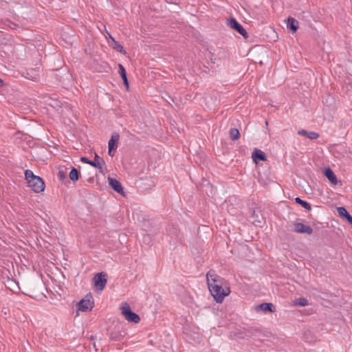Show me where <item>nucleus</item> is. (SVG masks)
<instances>
[{"label":"nucleus","instance_id":"1","mask_svg":"<svg viewBox=\"0 0 352 352\" xmlns=\"http://www.w3.org/2000/svg\"><path fill=\"white\" fill-rule=\"evenodd\" d=\"M25 177L28 186L35 192L40 193L45 190V183L41 177L35 175L30 170L25 171Z\"/></svg>","mask_w":352,"mask_h":352},{"label":"nucleus","instance_id":"2","mask_svg":"<svg viewBox=\"0 0 352 352\" xmlns=\"http://www.w3.org/2000/svg\"><path fill=\"white\" fill-rule=\"evenodd\" d=\"M211 295L213 296L215 301L221 303L223 301L224 298L230 295L231 290L229 285L226 286H215L212 288H208Z\"/></svg>","mask_w":352,"mask_h":352},{"label":"nucleus","instance_id":"3","mask_svg":"<svg viewBox=\"0 0 352 352\" xmlns=\"http://www.w3.org/2000/svg\"><path fill=\"white\" fill-rule=\"evenodd\" d=\"M207 284L208 288L215 286L229 285L227 280L215 273L214 270H210L206 274Z\"/></svg>","mask_w":352,"mask_h":352},{"label":"nucleus","instance_id":"4","mask_svg":"<svg viewBox=\"0 0 352 352\" xmlns=\"http://www.w3.org/2000/svg\"><path fill=\"white\" fill-rule=\"evenodd\" d=\"M122 314L124 316L125 319L133 323H138L140 321V316L133 312L131 309L129 305L127 302H123L120 307Z\"/></svg>","mask_w":352,"mask_h":352},{"label":"nucleus","instance_id":"5","mask_svg":"<svg viewBox=\"0 0 352 352\" xmlns=\"http://www.w3.org/2000/svg\"><path fill=\"white\" fill-rule=\"evenodd\" d=\"M94 305L92 296L88 294L77 304V307L81 311H90L92 310Z\"/></svg>","mask_w":352,"mask_h":352},{"label":"nucleus","instance_id":"6","mask_svg":"<svg viewBox=\"0 0 352 352\" xmlns=\"http://www.w3.org/2000/svg\"><path fill=\"white\" fill-rule=\"evenodd\" d=\"M80 161L84 163L88 164L95 168L100 169V171L101 173H103L102 168H103V166L105 165V162L102 158L99 157L96 153H95V157H94V161L89 160L86 157H82L80 158Z\"/></svg>","mask_w":352,"mask_h":352},{"label":"nucleus","instance_id":"7","mask_svg":"<svg viewBox=\"0 0 352 352\" xmlns=\"http://www.w3.org/2000/svg\"><path fill=\"white\" fill-rule=\"evenodd\" d=\"M228 25L232 28L235 30L238 33H239L241 36H243L245 38H248V34L246 30L243 28V27L237 22V21L234 19L231 18L228 22Z\"/></svg>","mask_w":352,"mask_h":352},{"label":"nucleus","instance_id":"8","mask_svg":"<svg viewBox=\"0 0 352 352\" xmlns=\"http://www.w3.org/2000/svg\"><path fill=\"white\" fill-rule=\"evenodd\" d=\"M93 280L94 285L98 289L102 291L104 289L107 280L106 275L103 272L96 274Z\"/></svg>","mask_w":352,"mask_h":352},{"label":"nucleus","instance_id":"9","mask_svg":"<svg viewBox=\"0 0 352 352\" xmlns=\"http://www.w3.org/2000/svg\"><path fill=\"white\" fill-rule=\"evenodd\" d=\"M22 76L31 80H37L39 78L38 68H30L22 72Z\"/></svg>","mask_w":352,"mask_h":352},{"label":"nucleus","instance_id":"10","mask_svg":"<svg viewBox=\"0 0 352 352\" xmlns=\"http://www.w3.org/2000/svg\"><path fill=\"white\" fill-rule=\"evenodd\" d=\"M294 231L296 233H305L307 234H311L313 233V229L311 226L302 223H294Z\"/></svg>","mask_w":352,"mask_h":352},{"label":"nucleus","instance_id":"11","mask_svg":"<svg viewBox=\"0 0 352 352\" xmlns=\"http://www.w3.org/2000/svg\"><path fill=\"white\" fill-rule=\"evenodd\" d=\"M109 184L111 187L118 193L124 195V190L121 183L116 179L109 177Z\"/></svg>","mask_w":352,"mask_h":352},{"label":"nucleus","instance_id":"12","mask_svg":"<svg viewBox=\"0 0 352 352\" xmlns=\"http://www.w3.org/2000/svg\"><path fill=\"white\" fill-rule=\"evenodd\" d=\"M298 134L303 135L310 140H316L319 138V134L314 131H307L305 129H301L298 131Z\"/></svg>","mask_w":352,"mask_h":352},{"label":"nucleus","instance_id":"13","mask_svg":"<svg viewBox=\"0 0 352 352\" xmlns=\"http://www.w3.org/2000/svg\"><path fill=\"white\" fill-rule=\"evenodd\" d=\"M324 173L331 184L334 185L338 184L337 177L331 168H326Z\"/></svg>","mask_w":352,"mask_h":352},{"label":"nucleus","instance_id":"14","mask_svg":"<svg viewBox=\"0 0 352 352\" xmlns=\"http://www.w3.org/2000/svg\"><path fill=\"white\" fill-rule=\"evenodd\" d=\"M252 159L255 162H257V160L260 161H265L266 157L264 154V153L259 150V149H255L254 151L252 153Z\"/></svg>","mask_w":352,"mask_h":352},{"label":"nucleus","instance_id":"15","mask_svg":"<svg viewBox=\"0 0 352 352\" xmlns=\"http://www.w3.org/2000/svg\"><path fill=\"white\" fill-rule=\"evenodd\" d=\"M287 28L296 32L298 28V21L292 17H289L287 20Z\"/></svg>","mask_w":352,"mask_h":352},{"label":"nucleus","instance_id":"16","mask_svg":"<svg viewBox=\"0 0 352 352\" xmlns=\"http://www.w3.org/2000/svg\"><path fill=\"white\" fill-rule=\"evenodd\" d=\"M258 308L262 309L263 311L275 312L276 309L272 303L263 302L258 306Z\"/></svg>","mask_w":352,"mask_h":352},{"label":"nucleus","instance_id":"17","mask_svg":"<svg viewBox=\"0 0 352 352\" xmlns=\"http://www.w3.org/2000/svg\"><path fill=\"white\" fill-rule=\"evenodd\" d=\"M119 74H120L122 79L123 80L124 85L126 87V88H129V81L127 79L126 72L124 67V66L121 64L119 65Z\"/></svg>","mask_w":352,"mask_h":352},{"label":"nucleus","instance_id":"18","mask_svg":"<svg viewBox=\"0 0 352 352\" xmlns=\"http://www.w3.org/2000/svg\"><path fill=\"white\" fill-rule=\"evenodd\" d=\"M110 39L113 42V48L116 50L117 52H119L123 54H125L126 52L124 50L123 46L120 44L118 41H116L111 35H109Z\"/></svg>","mask_w":352,"mask_h":352},{"label":"nucleus","instance_id":"19","mask_svg":"<svg viewBox=\"0 0 352 352\" xmlns=\"http://www.w3.org/2000/svg\"><path fill=\"white\" fill-rule=\"evenodd\" d=\"M118 139H119L118 134L116 133L115 135H113L108 143L109 148L114 149V148H117L116 143L118 140Z\"/></svg>","mask_w":352,"mask_h":352},{"label":"nucleus","instance_id":"20","mask_svg":"<svg viewBox=\"0 0 352 352\" xmlns=\"http://www.w3.org/2000/svg\"><path fill=\"white\" fill-rule=\"evenodd\" d=\"M229 134H230V138L232 140H236L240 137V133L236 128H232L229 131Z\"/></svg>","mask_w":352,"mask_h":352},{"label":"nucleus","instance_id":"21","mask_svg":"<svg viewBox=\"0 0 352 352\" xmlns=\"http://www.w3.org/2000/svg\"><path fill=\"white\" fill-rule=\"evenodd\" d=\"M295 201L297 204H300L301 206H302L306 210H311V205L308 202L301 199L299 197L295 198Z\"/></svg>","mask_w":352,"mask_h":352},{"label":"nucleus","instance_id":"22","mask_svg":"<svg viewBox=\"0 0 352 352\" xmlns=\"http://www.w3.org/2000/svg\"><path fill=\"white\" fill-rule=\"evenodd\" d=\"M69 178L72 181L75 182L78 179V171L76 168H73L69 173Z\"/></svg>","mask_w":352,"mask_h":352},{"label":"nucleus","instance_id":"23","mask_svg":"<svg viewBox=\"0 0 352 352\" xmlns=\"http://www.w3.org/2000/svg\"><path fill=\"white\" fill-rule=\"evenodd\" d=\"M337 210L340 217H343L346 218L349 214V213L348 212L346 209L344 207H338Z\"/></svg>","mask_w":352,"mask_h":352},{"label":"nucleus","instance_id":"24","mask_svg":"<svg viewBox=\"0 0 352 352\" xmlns=\"http://www.w3.org/2000/svg\"><path fill=\"white\" fill-rule=\"evenodd\" d=\"M308 304H309L308 300L305 298H299L296 301V305H300L302 307L307 306V305H308Z\"/></svg>","mask_w":352,"mask_h":352},{"label":"nucleus","instance_id":"25","mask_svg":"<svg viewBox=\"0 0 352 352\" xmlns=\"http://www.w3.org/2000/svg\"><path fill=\"white\" fill-rule=\"evenodd\" d=\"M48 104L56 108V107H60L61 103L58 100L50 98L49 100Z\"/></svg>","mask_w":352,"mask_h":352},{"label":"nucleus","instance_id":"26","mask_svg":"<svg viewBox=\"0 0 352 352\" xmlns=\"http://www.w3.org/2000/svg\"><path fill=\"white\" fill-rule=\"evenodd\" d=\"M346 219L349 222V223L352 225V217L350 214H349V216H347Z\"/></svg>","mask_w":352,"mask_h":352},{"label":"nucleus","instance_id":"27","mask_svg":"<svg viewBox=\"0 0 352 352\" xmlns=\"http://www.w3.org/2000/svg\"><path fill=\"white\" fill-rule=\"evenodd\" d=\"M112 150H113V149H110V148H109V151H108V154H109L110 156H111V157H113V156L114 155V153L112 151Z\"/></svg>","mask_w":352,"mask_h":352},{"label":"nucleus","instance_id":"28","mask_svg":"<svg viewBox=\"0 0 352 352\" xmlns=\"http://www.w3.org/2000/svg\"><path fill=\"white\" fill-rule=\"evenodd\" d=\"M59 174H60L61 177H63V178L64 177V173H63V172L62 170L59 171Z\"/></svg>","mask_w":352,"mask_h":352},{"label":"nucleus","instance_id":"29","mask_svg":"<svg viewBox=\"0 0 352 352\" xmlns=\"http://www.w3.org/2000/svg\"><path fill=\"white\" fill-rule=\"evenodd\" d=\"M175 239H179V234L177 232L175 233Z\"/></svg>","mask_w":352,"mask_h":352},{"label":"nucleus","instance_id":"30","mask_svg":"<svg viewBox=\"0 0 352 352\" xmlns=\"http://www.w3.org/2000/svg\"><path fill=\"white\" fill-rule=\"evenodd\" d=\"M3 83V80L0 78V86L2 85Z\"/></svg>","mask_w":352,"mask_h":352}]
</instances>
